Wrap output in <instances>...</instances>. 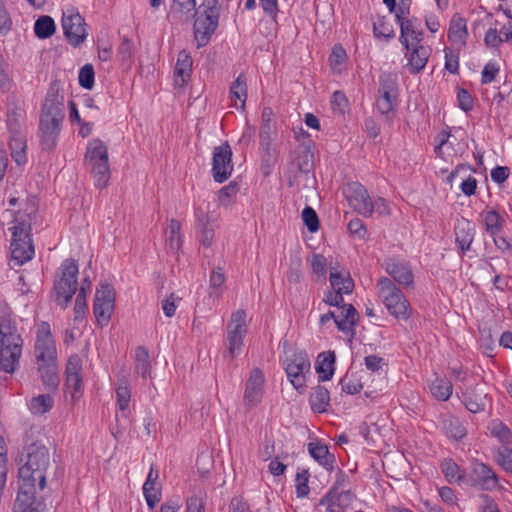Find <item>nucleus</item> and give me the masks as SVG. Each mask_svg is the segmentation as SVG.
Masks as SVG:
<instances>
[{
  "label": "nucleus",
  "instance_id": "obj_1",
  "mask_svg": "<svg viewBox=\"0 0 512 512\" xmlns=\"http://www.w3.org/2000/svg\"><path fill=\"white\" fill-rule=\"evenodd\" d=\"M23 463L18 470L19 478L33 479L38 481L40 490L46 487V472L50 466V453L48 448L40 443L34 442L25 448V454L20 457Z\"/></svg>",
  "mask_w": 512,
  "mask_h": 512
},
{
  "label": "nucleus",
  "instance_id": "obj_2",
  "mask_svg": "<svg viewBox=\"0 0 512 512\" xmlns=\"http://www.w3.org/2000/svg\"><path fill=\"white\" fill-rule=\"evenodd\" d=\"M218 0H205L200 7L190 14L194 21V38L197 47L206 46L213 33L218 27L219 11L217 8Z\"/></svg>",
  "mask_w": 512,
  "mask_h": 512
},
{
  "label": "nucleus",
  "instance_id": "obj_3",
  "mask_svg": "<svg viewBox=\"0 0 512 512\" xmlns=\"http://www.w3.org/2000/svg\"><path fill=\"white\" fill-rule=\"evenodd\" d=\"M377 295L385 305L388 312L396 319L410 318L412 308L405 295L388 277H380L376 284Z\"/></svg>",
  "mask_w": 512,
  "mask_h": 512
},
{
  "label": "nucleus",
  "instance_id": "obj_4",
  "mask_svg": "<svg viewBox=\"0 0 512 512\" xmlns=\"http://www.w3.org/2000/svg\"><path fill=\"white\" fill-rule=\"evenodd\" d=\"M85 165L95 178V185L103 189L110 179V167L107 146L100 139L90 141L87 145Z\"/></svg>",
  "mask_w": 512,
  "mask_h": 512
},
{
  "label": "nucleus",
  "instance_id": "obj_5",
  "mask_svg": "<svg viewBox=\"0 0 512 512\" xmlns=\"http://www.w3.org/2000/svg\"><path fill=\"white\" fill-rule=\"evenodd\" d=\"M59 271L60 274L54 281L53 291L56 303L65 309L77 291L78 263L74 259H65Z\"/></svg>",
  "mask_w": 512,
  "mask_h": 512
},
{
  "label": "nucleus",
  "instance_id": "obj_6",
  "mask_svg": "<svg viewBox=\"0 0 512 512\" xmlns=\"http://www.w3.org/2000/svg\"><path fill=\"white\" fill-rule=\"evenodd\" d=\"M60 82L53 81L42 106L40 128H59L65 118L64 96L60 94Z\"/></svg>",
  "mask_w": 512,
  "mask_h": 512
},
{
  "label": "nucleus",
  "instance_id": "obj_7",
  "mask_svg": "<svg viewBox=\"0 0 512 512\" xmlns=\"http://www.w3.org/2000/svg\"><path fill=\"white\" fill-rule=\"evenodd\" d=\"M22 353V339L12 331L0 329V371L12 374L19 366Z\"/></svg>",
  "mask_w": 512,
  "mask_h": 512
},
{
  "label": "nucleus",
  "instance_id": "obj_8",
  "mask_svg": "<svg viewBox=\"0 0 512 512\" xmlns=\"http://www.w3.org/2000/svg\"><path fill=\"white\" fill-rule=\"evenodd\" d=\"M284 370L292 386L303 393L306 388V373H310L311 363L305 351H294L287 355L284 362Z\"/></svg>",
  "mask_w": 512,
  "mask_h": 512
},
{
  "label": "nucleus",
  "instance_id": "obj_9",
  "mask_svg": "<svg viewBox=\"0 0 512 512\" xmlns=\"http://www.w3.org/2000/svg\"><path fill=\"white\" fill-rule=\"evenodd\" d=\"M246 316V312L243 309H239L232 313L231 320L227 325L224 356L229 357L231 360L242 351L244 337L247 333Z\"/></svg>",
  "mask_w": 512,
  "mask_h": 512
},
{
  "label": "nucleus",
  "instance_id": "obj_10",
  "mask_svg": "<svg viewBox=\"0 0 512 512\" xmlns=\"http://www.w3.org/2000/svg\"><path fill=\"white\" fill-rule=\"evenodd\" d=\"M115 308V290L109 283H101L96 289L93 313L99 327L106 326Z\"/></svg>",
  "mask_w": 512,
  "mask_h": 512
},
{
  "label": "nucleus",
  "instance_id": "obj_11",
  "mask_svg": "<svg viewBox=\"0 0 512 512\" xmlns=\"http://www.w3.org/2000/svg\"><path fill=\"white\" fill-rule=\"evenodd\" d=\"M395 14L397 23L400 26V37L399 41L404 46L406 51H410L409 37L413 42L420 43L422 41L423 33L417 29L418 19H408L407 16L410 14L409 3L400 1Z\"/></svg>",
  "mask_w": 512,
  "mask_h": 512
},
{
  "label": "nucleus",
  "instance_id": "obj_12",
  "mask_svg": "<svg viewBox=\"0 0 512 512\" xmlns=\"http://www.w3.org/2000/svg\"><path fill=\"white\" fill-rule=\"evenodd\" d=\"M62 28L68 43L73 47H79L88 36L85 19L74 8L63 12Z\"/></svg>",
  "mask_w": 512,
  "mask_h": 512
},
{
  "label": "nucleus",
  "instance_id": "obj_13",
  "mask_svg": "<svg viewBox=\"0 0 512 512\" xmlns=\"http://www.w3.org/2000/svg\"><path fill=\"white\" fill-rule=\"evenodd\" d=\"M378 94L377 109L381 114H388L397 105L398 82L395 74L383 73L379 77Z\"/></svg>",
  "mask_w": 512,
  "mask_h": 512
},
{
  "label": "nucleus",
  "instance_id": "obj_14",
  "mask_svg": "<svg viewBox=\"0 0 512 512\" xmlns=\"http://www.w3.org/2000/svg\"><path fill=\"white\" fill-rule=\"evenodd\" d=\"M36 482L33 479L19 478L15 512H44L45 503L36 501Z\"/></svg>",
  "mask_w": 512,
  "mask_h": 512
},
{
  "label": "nucleus",
  "instance_id": "obj_15",
  "mask_svg": "<svg viewBox=\"0 0 512 512\" xmlns=\"http://www.w3.org/2000/svg\"><path fill=\"white\" fill-rule=\"evenodd\" d=\"M12 230L11 256L18 265L30 261L34 256V246L29 233L24 232L20 226H14Z\"/></svg>",
  "mask_w": 512,
  "mask_h": 512
},
{
  "label": "nucleus",
  "instance_id": "obj_16",
  "mask_svg": "<svg viewBox=\"0 0 512 512\" xmlns=\"http://www.w3.org/2000/svg\"><path fill=\"white\" fill-rule=\"evenodd\" d=\"M232 150L226 141L214 148L212 159V176L215 182L223 183L232 174Z\"/></svg>",
  "mask_w": 512,
  "mask_h": 512
},
{
  "label": "nucleus",
  "instance_id": "obj_17",
  "mask_svg": "<svg viewBox=\"0 0 512 512\" xmlns=\"http://www.w3.org/2000/svg\"><path fill=\"white\" fill-rule=\"evenodd\" d=\"M466 482L480 490H493L498 486L499 478L487 464L476 462L466 476Z\"/></svg>",
  "mask_w": 512,
  "mask_h": 512
},
{
  "label": "nucleus",
  "instance_id": "obj_18",
  "mask_svg": "<svg viewBox=\"0 0 512 512\" xmlns=\"http://www.w3.org/2000/svg\"><path fill=\"white\" fill-rule=\"evenodd\" d=\"M346 197L354 211L364 217L371 216L372 200L367 189L361 183L352 182L348 184Z\"/></svg>",
  "mask_w": 512,
  "mask_h": 512
},
{
  "label": "nucleus",
  "instance_id": "obj_19",
  "mask_svg": "<svg viewBox=\"0 0 512 512\" xmlns=\"http://www.w3.org/2000/svg\"><path fill=\"white\" fill-rule=\"evenodd\" d=\"M264 375L259 368L251 371L247 380L244 392V405L247 410L256 407L262 399L263 395Z\"/></svg>",
  "mask_w": 512,
  "mask_h": 512
},
{
  "label": "nucleus",
  "instance_id": "obj_20",
  "mask_svg": "<svg viewBox=\"0 0 512 512\" xmlns=\"http://www.w3.org/2000/svg\"><path fill=\"white\" fill-rule=\"evenodd\" d=\"M384 268L399 285H403L407 288L413 287L414 275L409 263L396 258H388L384 262Z\"/></svg>",
  "mask_w": 512,
  "mask_h": 512
},
{
  "label": "nucleus",
  "instance_id": "obj_21",
  "mask_svg": "<svg viewBox=\"0 0 512 512\" xmlns=\"http://www.w3.org/2000/svg\"><path fill=\"white\" fill-rule=\"evenodd\" d=\"M455 241L462 253L470 250L475 236V224L465 218L459 220L455 227Z\"/></svg>",
  "mask_w": 512,
  "mask_h": 512
},
{
  "label": "nucleus",
  "instance_id": "obj_22",
  "mask_svg": "<svg viewBox=\"0 0 512 512\" xmlns=\"http://www.w3.org/2000/svg\"><path fill=\"white\" fill-rule=\"evenodd\" d=\"M336 355L334 351L321 352L316 359L315 370L318 374V381H329L335 372Z\"/></svg>",
  "mask_w": 512,
  "mask_h": 512
},
{
  "label": "nucleus",
  "instance_id": "obj_23",
  "mask_svg": "<svg viewBox=\"0 0 512 512\" xmlns=\"http://www.w3.org/2000/svg\"><path fill=\"white\" fill-rule=\"evenodd\" d=\"M411 45L413 46V48L408 57L407 67L410 73L417 74L425 68L428 58L430 56V49L429 47H425L420 43L413 41Z\"/></svg>",
  "mask_w": 512,
  "mask_h": 512
},
{
  "label": "nucleus",
  "instance_id": "obj_24",
  "mask_svg": "<svg viewBox=\"0 0 512 512\" xmlns=\"http://www.w3.org/2000/svg\"><path fill=\"white\" fill-rule=\"evenodd\" d=\"M308 451L311 457L323 466L327 471L334 469L335 456L329 452L328 446L321 442H310Z\"/></svg>",
  "mask_w": 512,
  "mask_h": 512
},
{
  "label": "nucleus",
  "instance_id": "obj_25",
  "mask_svg": "<svg viewBox=\"0 0 512 512\" xmlns=\"http://www.w3.org/2000/svg\"><path fill=\"white\" fill-rule=\"evenodd\" d=\"M341 318L335 319L337 328L342 332H351V336L355 335V327L357 325L359 314L352 304L344 303L341 307Z\"/></svg>",
  "mask_w": 512,
  "mask_h": 512
},
{
  "label": "nucleus",
  "instance_id": "obj_26",
  "mask_svg": "<svg viewBox=\"0 0 512 512\" xmlns=\"http://www.w3.org/2000/svg\"><path fill=\"white\" fill-rule=\"evenodd\" d=\"M192 58L186 50H181L177 56L175 65V83L179 86L186 84L191 76Z\"/></svg>",
  "mask_w": 512,
  "mask_h": 512
},
{
  "label": "nucleus",
  "instance_id": "obj_27",
  "mask_svg": "<svg viewBox=\"0 0 512 512\" xmlns=\"http://www.w3.org/2000/svg\"><path fill=\"white\" fill-rule=\"evenodd\" d=\"M467 21L459 13L452 16L448 29V39L454 43L466 44L468 38Z\"/></svg>",
  "mask_w": 512,
  "mask_h": 512
},
{
  "label": "nucleus",
  "instance_id": "obj_28",
  "mask_svg": "<svg viewBox=\"0 0 512 512\" xmlns=\"http://www.w3.org/2000/svg\"><path fill=\"white\" fill-rule=\"evenodd\" d=\"M195 7V0H173L168 17L177 22H187L190 20V14L197 10Z\"/></svg>",
  "mask_w": 512,
  "mask_h": 512
},
{
  "label": "nucleus",
  "instance_id": "obj_29",
  "mask_svg": "<svg viewBox=\"0 0 512 512\" xmlns=\"http://www.w3.org/2000/svg\"><path fill=\"white\" fill-rule=\"evenodd\" d=\"M312 141L302 142L296 150V164L300 172L309 173L314 167V154L311 150Z\"/></svg>",
  "mask_w": 512,
  "mask_h": 512
},
{
  "label": "nucleus",
  "instance_id": "obj_30",
  "mask_svg": "<svg viewBox=\"0 0 512 512\" xmlns=\"http://www.w3.org/2000/svg\"><path fill=\"white\" fill-rule=\"evenodd\" d=\"M158 477V470L151 466L147 479L143 485V493L150 508H153L160 501V490L156 487Z\"/></svg>",
  "mask_w": 512,
  "mask_h": 512
},
{
  "label": "nucleus",
  "instance_id": "obj_31",
  "mask_svg": "<svg viewBox=\"0 0 512 512\" xmlns=\"http://www.w3.org/2000/svg\"><path fill=\"white\" fill-rule=\"evenodd\" d=\"M309 403L313 412H326L330 403V393L328 389L322 385L315 386L310 394Z\"/></svg>",
  "mask_w": 512,
  "mask_h": 512
},
{
  "label": "nucleus",
  "instance_id": "obj_32",
  "mask_svg": "<svg viewBox=\"0 0 512 512\" xmlns=\"http://www.w3.org/2000/svg\"><path fill=\"white\" fill-rule=\"evenodd\" d=\"M35 349L37 352V361L40 363H50L56 360V347L52 338L36 339Z\"/></svg>",
  "mask_w": 512,
  "mask_h": 512
},
{
  "label": "nucleus",
  "instance_id": "obj_33",
  "mask_svg": "<svg viewBox=\"0 0 512 512\" xmlns=\"http://www.w3.org/2000/svg\"><path fill=\"white\" fill-rule=\"evenodd\" d=\"M329 280L333 290H339L345 294H350L354 289V282L350 275L348 274L345 277L332 266Z\"/></svg>",
  "mask_w": 512,
  "mask_h": 512
},
{
  "label": "nucleus",
  "instance_id": "obj_34",
  "mask_svg": "<svg viewBox=\"0 0 512 512\" xmlns=\"http://www.w3.org/2000/svg\"><path fill=\"white\" fill-rule=\"evenodd\" d=\"M440 467L441 471L445 475L446 480L449 483L466 481L464 470H462L460 466L452 459H444L441 462Z\"/></svg>",
  "mask_w": 512,
  "mask_h": 512
},
{
  "label": "nucleus",
  "instance_id": "obj_35",
  "mask_svg": "<svg viewBox=\"0 0 512 512\" xmlns=\"http://www.w3.org/2000/svg\"><path fill=\"white\" fill-rule=\"evenodd\" d=\"M482 393H478L476 389L467 390L463 394V403L468 411L471 413H478L484 411L485 401Z\"/></svg>",
  "mask_w": 512,
  "mask_h": 512
},
{
  "label": "nucleus",
  "instance_id": "obj_36",
  "mask_svg": "<svg viewBox=\"0 0 512 512\" xmlns=\"http://www.w3.org/2000/svg\"><path fill=\"white\" fill-rule=\"evenodd\" d=\"M39 372L41 374L43 384L55 390L59 384L56 362L40 363Z\"/></svg>",
  "mask_w": 512,
  "mask_h": 512
},
{
  "label": "nucleus",
  "instance_id": "obj_37",
  "mask_svg": "<svg viewBox=\"0 0 512 512\" xmlns=\"http://www.w3.org/2000/svg\"><path fill=\"white\" fill-rule=\"evenodd\" d=\"M56 31V25L52 17L40 16L34 24V33L39 39H47Z\"/></svg>",
  "mask_w": 512,
  "mask_h": 512
},
{
  "label": "nucleus",
  "instance_id": "obj_38",
  "mask_svg": "<svg viewBox=\"0 0 512 512\" xmlns=\"http://www.w3.org/2000/svg\"><path fill=\"white\" fill-rule=\"evenodd\" d=\"M485 230L489 235H498L502 231L506 220L496 211L490 210L484 214Z\"/></svg>",
  "mask_w": 512,
  "mask_h": 512
},
{
  "label": "nucleus",
  "instance_id": "obj_39",
  "mask_svg": "<svg viewBox=\"0 0 512 512\" xmlns=\"http://www.w3.org/2000/svg\"><path fill=\"white\" fill-rule=\"evenodd\" d=\"M432 395L440 401H446L452 394V383L446 378H436L429 386Z\"/></svg>",
  "mask_w": 512,
  "mask_h": 512
},
{
  "label": "nucleus",
  "instance_id": "obj_40",
  "mask_svg": "<svg viewBox=\"0 0 512 512\" xmlns=\"http://www.w3.org/2000/svg\"><path fill=\"white\" fill-rule=\"evenodd\" d=\"M373 33L378 39H383L386 42L395 37L393 25L386 19L385 16H379L373 23Z\"/></svg>",
  "mask_w": 512,
  "mask_h": 512
},
{
  "label": "nucleus",
  "instance_id": "obj_41",
  "mask_svg": "<svg viewBox=\"0 0 512 512\" xmlns=\"http://www.w3.org/2000/svg\"><path fill=\"white\" fill-rule=\"evenodd\" d=\"M150 361L148 350L144 346H138L135 351V371L143 378L150 374Z\"/></svg>",
  "mask_w": 512,
  "mask_h": 512
},
{
  "label": "nucleus",
  "instance_id": "obj_42",
  "mask_svg": "<svg viewBox=\"0 0 512 512\" xmlns=\"http://www.w3.org/2000/svg\"><path fill=\"white\" fill-rule=\"evenodd\" d=\"M443 429L446 435L454 440H461L466 435L465 427L454 416H448L443 420Z\"/></svg>",
  "mask_w": 512,
  "mask_h": 512
},
{
  "label": "nucleus",
  "instance_id": "obj_43",
  "mask_svg": "<svg viewBox=\"0 0 512 512\" xmlns=\"http://www.w3.org/2000/svg\"><path fill=\"white\" fill-rule=\"evenodd\" d=\"M230 95L232 99H235L234 105L237 107V100L240 102V106L243 107L247 97V84L246 78L243 74H240L230 87Z\"/></svg>",
  "mask_w": 512,
  "mask_h": 512
},
{
  "label": "nucleus",
  "instance_id": "obj_44",
  "mask_svg": "<svg viewBox=\"0 0 512 512\" xmlns=\"http://www.w3.org/2000/svg\"><path fill=\"white\" fill-rule=\"evenodd\" d=\"M54 400L49 394H40L30 401V410L34 414L43 415L52 409Z\"/></svg>",
  "mask_w": 512,
  "mask_h": 512
},
{
  "label": "nucleus",
  "instance_id": "obj_45",
  "mask_svg": "<svg viewBox=\"0 0 512 512\" xmlns=\"http://www.w3.org/2000/svg\"><path fill=\"white\" fill-rule=\"evenodd\" d=\"M346 60L347 54L345 49L340 44L334 45V47L332 48V52L329 56V63L333 72L340 73L344 67Z\"/></svg>",
  "mask_w": 512,
  "mask_h": 512
},
{
  "label": "nucleus",
  "instance_id": "obj_46",
  "mask_svg": "<svg viewBox=\"0 0 512 512\" xmlns=\"http://www.w3.org/2000/svg\"><path fill=\"white\" fill-rule=\"evenodd\" d=\"M168 241L170 248L173 250H179L182 246V234H181V224L176 219H171L168 226Z\"/></svg>",
  "mask_w": 512,
  "mask_h": 512
},
{
  "label": "nucleus",
  "instance_id": "obj_47",
  "mask_svg": "<svg viewBox=\"0 0 512 512\" xmlns=\"http://www.w3.org/2000/svg\"><path fill=\"white\" fill-rule=\"evenodd\" d=\"M491 435L503 444L512 443V431L502 421H494L490 429Z\"/></svg>",
  "mask_w": 512,
  "mask_h": 512
},
{
  "label": "nucleus",
  "instance_id": "obj_48",
  "mask_svg": "<svg viewBox=\"0 0 512 512\" xmlns=\"http://www.w3.org/2000/svg\"><path fill=\"white\" fill-rule=\"evenodd\" d=\"M278 130H261L259 134L261 151H276Z\"/></svg>",
  "mask_w": 512,
  "mask_h": 512
},
{
  "label": "nucleus",
  "instance_id": "obj_49",
  "mask_svg": "<svg viewBox=\"0 0 512 512\" xmlns=\"http://www.w3.org/2000/svg\"><path fill=\"white\" fill-rule=\"evenodd\" d=\"M302 220L304 225L309 230V232L315 233L318 231L320 227V222L316 211L312 207L306 206L303 209Z\"/></svg>",
  "mask_w": 512,
  "mask_h": 512
},
{
  "label": "nucleus",
  "instance_id": "obj_50",
  "mask_svg": "<svg viewBox=\"0 0 512 512\" xmlns=\"http://www.w3.org/2000/svg\"><path fill=\"white\" fill-rule=\"evenodd\" d=\"M239 192V185L236 181H231L228 185L222 187L218 191L219 204L227 206L230 204L231 199Z\"/></svg>",
  "mask_w": 512,
  "mask_h": 512
},
{
  "label": "nucleus",
  "instance_id": "obj_51",
  "mask_svg": "<svg viewBox=\"0 0 512 512\" xmlns=\"http://www.w3.org/2000/svg\"><path fill=\"white\" fill-rule=\"evenodd\" d=\"M330 102L333 113L338 117H342L348 106L346 95L342 91H335Z\"/></svg>",
  "mask_w": 512,
  "mask_h": 512
},
{
  "label": "nucleus",
  "instance_id": "obj_52",
  "mask_svg": "<svg viewBox=\"0 0 512 512\" xmlns=\"http://www.w3.org/2000/svg\"><path fill=\"white\" fill-rule=\"evenodd\" d=\"M197 237L203 246L210 247L214 239V230L207 222L200 220L197 224Z\"/></svg>",
  "mask_w": 512,
  "mask_h": 512
},
{
  "label": "nucleus",
  "instance_id": "obj_53",
  "mask_svg": "<svg viewBox=\"0 0 512 512\" xmlns=\"http://www.w3.org/2000/svg\"><path fill=\"white\" fill-rule=\"evenodd\" d=\"M94 68L91 64H85L79 71V84L84 89H92L94 86Z\"/></svg>",
  "mask_w": 512,
  "mask_h": 512
},
{
  "label": "nucleus",
  "instance_id": "obj_54",
  "mask_svg": "<svg viewBox=\"0 0 512 512\" xmlns=\"http://www.w3.org/2000/svg\"><path fill=\"white\" fill-rule=\"evenodd\" d=\"M59 130H40L39 139L43 150H51L56 146Z\"/></svg>",
  "mask_w": 512,
  "mask_h": 512
},
{
  "label": "nucleus",
  "instance_id": "obj_55",
  "mask_svg": "<svg viewBox=\"0 0 512 512\" xmlns=\"http://www.w3.org/2000/svg\"><path fill=\"white\" fill-rule=\"evenodd\" d=\"M501 30L498 31L496 28H489L484 36V43L488 48L499 49L503 43V36H501Z\"/></svg>",
  "mask_w": 512,
  "mask_h": 512
},
{
  "label": "nucleus",
  "instance_id": "obj_56",
  "mask_svg": "<svg viewBox=\"0 0 512 512\" xmlns=\"http://www.w3.org/2000/svg\"><path fill=\"white\" fill-rule=\"evenodd\" d=\"M86 296L87 294L85 292V288H80L74 305L75 321L82 320L84 317L85 311L87 309Z\"/></svg>",
  "mask_w": 512,
  "mask_h": 512
},
{
  "label": "nucleus",
  "instance_id": "obj_57",
  "mask_svg": "<svg viewBox=\"0 0 512 512\" xmlns=\"http://www.w3.org/2000/svg\"><path fill=\"white\" fill-rule=\"evenodd\" d=\"M312 272L325 280L327 273V259L322 254H314L311 263Z\"/></svg>",
  "mask_w": 512,
  "mask_h": 512
},
{
  "label": "nucleus",
  "instance_id": "obj_58",
  "mask_svg": "<svg viewBox=\"0 0 512 512\" xmlns=\"http://www.w3.org/2000/svg\"><path fill=\"white\" fill-rule=\"evenodd\" d=\"M496 461L505 471L512 473V449L508 447L500 448L497 452Z\"/></svg>",
  "mask_w": 512,
  "mask_h": 512
},
{
  "label": "nucleus",
  "instance_id": "obj_59",
  "mask_svg": "<svg viewBox=\"0 0 512 512\" xmlns=\"http://www.w3.org/2000/svg\"><path fill=\"white\" fill-rule=\"evenodd\" d=\"M276 162V151H261V170L264 176H269Z\"/></svg>",
  "mask_w": 512,
  "mask_h": 512
},
{
  "label": "nucleus",
  "instance_id": "obj_60",
  "mask_svg": "<svg viewBox=\"0 0 512 512\" xmlns=\"http://www.w3.org/2000/svg\"><path fill=\"white\" fill-rule=\"evenodd\" d=\"M445 69L452 74L459 72V54L450 48H445Z\"/></svg>",
  "mask_w": 512,
  "mask_h": 512
},
{
  "label": "nucleus",
  "instance_id": "obj_61",
  "mask_svg": "<svg viewBox=\"0 0 512 512\" xmlns=\"http://www.w3.org/2000/svg\"><path fill=\"white\" fill-rule=\"evenodd\" d=\"M9 146L12 150V156L18 164H21L26 161L25 144L20 139H11Z\"/></svg>",
  "mask_w": 512,
  "mask_h": 512
},
{
  "label": "nucleus",
  "instance_id": "obj_62",
  "mask_svg": "<svg viewBox=\"0 0 512 512\" xmlns=\"http://www.w3.org/2000/svg\"><path fill=\"white\" fill-rule=\"evenodd\" d=\"M117 404L121 411H125L130 402L131 392L129 387L125 385H119L116 389Z\"/></svg>",
  "mask_w": 512,
  "mask_h": 512
},
{
  "label": "nucleus",
  "instance_id": "obj_63",
  "mask_svg": "<svg viewBox=\"0 0 512 512\" xmlns=\"http://www.w3.org/2000/svg\"><path fill=\"white\" fill-rule=\"evenodd\" d=\"M500 69L499 66L495 62H488L481 73V83L489 84L493 82L498 75Z\"/></svg>",
  "mask_w": 512,
  "mask_h": 512
},
{
  "label": "nucleus",
  "instance_id": "obj_64",
  "mask_svg": "<svg viewBox=\"0 0 512 512\" xmlns=\"http://www.w3.org/2000/svg\"><path fill=\"white\" fill-rule=\"evenodd\" d=\"M340 384L342 391L351 395L359 393L363 388V384L359 380H352L348 375L340 380Z\"/></svg>",
  "mask_w": 512,
  "mask_h": 512
}]
</instances>
